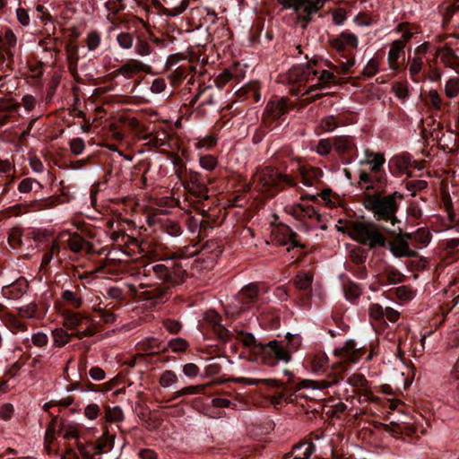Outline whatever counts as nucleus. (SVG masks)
<instances>
[{
	"instance_id": "nucleus-1",
	"label": "nucleus",
	"mask_w": 459,
	"mask_h": 459,
	"mask_svg": "<svg viewBox=\"0 0 459 459\" xmlns=\"http://www.w3.org/2000/svg\"><path fill=\"white\" fill-rule=\"evenodd\" d=\"M333 356L337 361L332 365L334 376L332 380H304L301 385L304 388H311L314 390H323L338 383L337 373L344 372L347 369L348 363H355L362 357V350L357 346L353 340H348L344 344L333 350Z\"/></svg>"
},
{
	"instance_id": "nucleus-2",
	"label": "nucleus",
	"mask_w": 459,
	"mask_h": 459,
	"mask_svg": "<svg viewBox=\"0 0 459 459\" xmlns=\"http://www.w3.org/2000/svg\"><path fill=\"white\" fill-rule=\"evenodd\" d=\"M402 199L403 195L398 192L385 196L373 195L365 199L364 205L367 210L374 214L377 220L390 221L394 225L398 221L396 217L398 210L397 200Z\"/></svg>"
},
{
	"instance_id": "nucleus-3",
	"label": "nucleus",
	"mask_w": 459,
	"mask_h": 459,
	"mask_svg": "<svg viewBox=\"0 0 459 459\" xmlns=\"http://www.w3.org/2000/svg\"><path fill=\"white\" fill-rule=\"evenodd\" d=\"M347 233L352 239L369 248L385 247L386 244V238L374 222L353 221L347 226Z\"/></svg>"
},
{
	"instance_id": "nucleus-4",
	"label": "nucleus",
	"mask_w": 459,
	"mask_h": 459,
	"mask_svg": "<svg viewBox=\"0 0 459 459\" xmlns=\"http://www.w3.org/2000/svg\"><path fill=\"white\" fill-rule=\"evenodd\" d=\"M287 76L291 92L296 95H303L313 90L309 86L316 80V70L310 64L294 66L288 72Z\"/></svg>"
},
{
	"instance_id": "nucleus-5",
	"label": "nucleus",
	"mask_w": 459,
	"mask_h": 459,
	"mask_svg": "<svg viewBox=\"0 0 459 459\" xmlns=\"http://www.w3.org/2000/svg\"><path fill=\"white\" fill-rule=\"evenodd\" d=\"M254 182L260 191L268 193L269 195H274L273 192H271L272 187H280L283 185L289 186H295V181L292 178L285 174L278 173V171L272 168H265L256 173L254 178Z\"/></svg>"
},
{
	"instance_id": "nucleus-6",
	"label": "nucleus",
	"mask_w": 459,
	"mask_h": 459,
	"mask_svg": "<svg viewBox=\"0 0 459 459\" xmlns=\"http://www.w3.org/2000/svg\"><path fill=\"white\" fill-rule=\"evenodd\" d=\"M284 9L292 8L305 29L310 16L323 7L325 0H278Z\"/></svg>"
},
{
	"instance_id": "nucleus-7",
	"label": "nucleus",
	"mask_w": 459,
	"mask_h": 459,
	"mask_svg": "<svg viewBox=\"0 0 459 459\" xmlns=\"http://www.w3.org/2000/svg\"><path fill=\"white\" fill-rule=\"evenodd\" d=\"M262 363L268 366H275L277 361L289 362L291 359V349L283 345L277 340L259 346Z\"/></svg>"
},
{
	"instance_id": "nucleus-8",
	"label": "nucleus",
	"mask_w": 459,
	"mask_h": 459,
	"mask_svg": "<svg viewBox=\"0 0 459 459\" xmlns=\"http://www.w3.org/2000/svg\"><path fill=\"white\" fill-rule=\"evenodd\" d=\"M153 272L154 274L160 280L172 284H178L183 282L185 277V270H183L178 264L167 265L164 264H157L154 265H146L143 268V276L145 273Z\"/></svg>"
},
{
	"instance_id": "nucleus-9",
	"label": "nucleus",
	"mask_w": 459,
	"mask_h": 459,
	"mask_svg": "<svg viewBox=\"0 0 459 459\" xmlns=\"http://www.w3.org/2000/svg\"><path fill=\"white\" fill-rule=\"evenodd\" d=\"M259 294L258 286L256 284H248L245 286L235 299L226 308V313L231 317H237L243 310L246 309L245 305L255 300Z\"/></svg>"
},
{
	"instance_id": "nucleus-10",
	"label": "nucleus",
	"mask_w": 459,
	"mask_h": 459,
	"mask_svg": "<svg viewBox=\"0 0 459 459\" xmlns=\"http://www.w3.org/2000/svg\"><path fill=\"white\" fill-rule=\"evenodd\" d=\"M330 47L337 52H347L350 49H354L359 45L358 37L350 32L342 31L336 36L329 39Z\"/></svg>"
},
{
	"instance_id": "nucleus-11",
	"label": "nucleus",
	"mask_w": 459,
	"mask_h": 459,
	"mask_svg": "<svg viewBox=\"0 0 459 459\" xmlns=\"http://www.w3.org/2000/svg\"><path fill=\"white\" fill-rule=\"evenodd\" d=\"M54 205V202L51 200H38L32 201L26 204H21L13 205L6 211V215L11 216H19L28 212L29 211H40L43 209L51 208Z\"/></svg>"
},
{
	"instance_id": "nucleus-12",
	"label": "nucleus",
	"mask_w": 459,
	"mask_h": 459,
	"mask_svg": "<svg viewBox=\"0 0 459 459\" xmlns=\"http://www.w3.org/2000/svg\"><path fill=\"white\" fill-rule=\"evenodd\" d=\"M411 238V234L400 231L390 243V250L393 255L397 257L414 256L415 252L409 247V240Z\"/></svg>"
},
{
	"instance_id": "nucleus-13",
	"label": "nucleus",
	"mask_w": 459,
	"mask_h": 459,
	"mask_svg": "<svg viewBox=\"0 0 459 459\" xmlns=\"http://www.w3.org/2000/svg\"><path fill=\"white\" fill-rule=\"evenodd\" d=\"M58 239L61 242H66L70 250L74 253L80 251L90 253L92 249V245L85 241L78 233L63 231L58 235Z\"/></svg>"
},
{
	"instance_id": "nucleus-14",
	"label": "nucleus",
	"mask_w": 459,
	"mask_h": 459,
	"mask_svg": "<svg viewBox=\"0 0 459 459\" xmlns=\"http://www.w3.org/2000/svg\"><path fill=\"white\" fill-rule=\"evenodd\" d=\"M151 67L137 59H129L115 71L116 75H122L126 79H130L134 75L142 73H149Z\"/></svg>"
},
{
	"instance_id": "nucleus-15",
	"label": "nucleus",
	"mask_w": 459,
	"mask_h": 459,
	"mask_svg": "<svg viewBox=\"0 0 459 459\" xmlns=\"http://www.w3.org/2000/svg\"><path fill=\"white\" fill-rule=\"evenodd\" d=\"M296 233H294L288 226H278L272 231L273 241L277 245L286 246L290 244L291 247L300 246L296 239Z\"/></svg>"
},
{
	"instance_id": "nucleus-16",
	"label": "nucleus",
	"mask_w": 459,
	"mask_h": 459,
	"mask_svg": "<svg viewBox=\"0 0 459 459\" xmlns=\"http://www.w3.org/2000/svg\"><path fill=\"white\" fill-rule=\"evenodd\" d=\"M28 290V283L24 279H19L10 285L2 288V295L12 300H16L22 298Z\"/></svg>"
},
{
	"instance_id": "nucleus-17",
	"label": "nucleus",
	"mask_w": 459,
	"mask_h": 459,
	"mask_svg": "<svg viewBox=\"0 0 459 459\" xmlns=\"http://www.w3.org/2000/svg\"><path fill=\"white\" fill-rule=\"evenodd\" d=\"M436 56H439L441 62L446 67L459 73V56L449 47L438 48Z\"/></svg>"
},
{
	"instance_id": "nucleus-18",
	"label": "nucleus",
	"mask_w": 459,
	"mask_h": 459,
	"mask_svg": "<svg viewBox=\"0 0 459 459\" xmlns=\"http://www.w3.org/2000/svg\"><path fill=\"white\" fill-rule=\"evenodd\" d=\"M290 107L285 99H274L268 102L266 111L274 118H279L288 112Z\"/></svg>"
},
{
	"instance_id": "nucleus-19",
	"label": "nucleus",
	"mask_w": 459,
	"mask_h": 459,
	"mask_svg": "<svg viewBox=\"0 0 459 459\" xmlns=\"http://www.w3.org/2000/svg\"><path fill=\"white\" fill-rule=\"evenodd\" d=\"M290 209L292 214L299 220H303L305 218H316L317 220H319V215L316 209L305 203L295 204L292 207H290Z\"/></svg>"
},
{
	"instance_id": "nucleus-20",
	"label": "nucleus",
	"mask_w": 459,
	"mask_h": 459,
	"mask_svg": "<svg viewBox=\"0 0 459 459\" xmlns=\"http://www.w3.org/2000/svg\"><path fill=\"white\" fill-rule=\"evenodd\" d=\"M1 318L13 333H24L28 331L27 324L13 314H4Z\"/></svg>"
},
{
	"instance_id": "nucleus-21",
	"label": "nucleus",
	"mask_w": 459,
	"mask_h": 459,
	"mask_svg": "<svg viewBox=\"0 0 459 459\" xmlns=\"http://www.w3.org/2000/svg\"><path fill=\"white\" fill-rule=\"evenodd\" d=\"M300 176L303 185L306 186H311L322 178L323 172L318 168H301Z\"/></svg>"
},
{
	"instance_id": "nucleus-22",
	"label": "nucleus",
	"mask_w": 459,
	"mask_h": 459,
	"mask_svg": "<svg viewBox=\"0 0 459 459\" xmlns=\"http://www.w3.org/2000/svg\"><path fill=\"white\" fill-rule=\"evenodd\" d=\"M62 315L64 316V325L71 329H75L77 326L81 325L84 320L90 319L87 316L72 311L64 310Z\"/></svg>"
},
{
	"instance_id": "nucleus-23",
	"label": "nucleus",
	"mask_w": 459,
	"mask_h": 459,
	"mask_svg": "<svg viewBox=\"0 0 459 459\" xmlns=\"http://www.w3.org/2000/svg\"><path fill=\"white\" fill-rule=\"evenodd\" d=\"M403 49L404 48L402 43L394 41L391 43L387 55V61L390 69L397 70L400 67L398 60Z\"/></svg>"
},
{
	"instance_id": "nucleus-24",
	"label": "nucleus",
	"mask_w": 459,
	"mask_h": 459,
	"mask_svg": "<svg viewBox=\"0 0 459 459\" xmlns=\"http://www.w3.org/2000/svg\"><path fill=\"white\" fill-rule=\"evenodd\" d=\"M385 161V160L382 153H375L369 150L365 151V163L370 165L372 171H379Z\"/></svg>"
},
{
	"instance_id": "nucleus-25",
	"label": "nucleus",
	"mask_w": 459,
	"mask_h": 459,
	"mask_svg": "<svg viewBox=\"0 0 459 459\" xmlns=\"http://www.w3.org/2000/svg\"><path fill=\"white\" fill-rule=\"evenodd\" d=\"M328 362V357L325 352H316L309 359L311 370L315 373L324 372Z\"/></svg>"
},
{
	"instance_id": "nucleus-26",
	"label": "nucleus",
	"mask_w": 459,
	"mask_h": 459,
	"mask_svg": "<svg viewBox=\"0 0 459 459\" xmlns=\"http://www.w3.org/2000/svg\"><path fill=\"white\" fill-rule=\"evenodd\" d=\"M19 315L27 319H39L40 318L39 309L35 302H30L23 306L17 307Z\"/></svg>"
},
{
	"instance_id": "nucleus-27",
	"label": "nucleus",
	"mask_w": 459,
	"mask_h": 459,
	"mask_svg": "<svg viewBox=\"0 0 459 459\" xmlns=\"http://www.w3.org/2000/svg\"><path fill=\"white\" fill-rule=\"evenodd\" d=\"M424 65V60L422 56H413L412 58L409 59L408 65H409V74L411 76V79L414 82H419V74L420 71L422 70Z\"/></svg>"
},
{
	"instance_id": "nucleus-28",
	"label": "nucleus",
	"mask_w": 459,
	"mask_h": 459,
	"mask_svg": "<svg viewBox=\"0 0 459 459\" xmlns=\"http://www.w3.org/2000/svg\"><path fill=\"white\" fill-rule=\"evenodd\" d=\"M136 348L139 351H143L146 353H155L159 351L160 348V343L158 339L149 337L139 342L136 345Z\"/></svg>"
},
{
	"instance_id": "nucleus-29",
	"label": "nucleus",
	"mask_w": 459,
	"mask_h": 459,
	"mask_svg": "<svg viewBox=\"0 0 459 459\" xmlns=\"http://www.w3.org/2000/svg\"><path fill=\"white\" fill-rule=\"evenodd\" d=\"M294 449L302 450L300 455H286L284 459H308L316 450L312 442L302 443L294 446Z\"/></svg>"
},
{
	"instance_id": "nucleus-30",
	"label": "nucleus",
	"mask_w": 459,
	"mask_h": 459,
	"mask_svg": "<svg viewBox=\"0 0 459 459\" xmlns=\"http://www.w3.org/2000/svg\"><path fill=\"white\" fill-rule=\"evenodd\" d=\"M390 162L396 166L400 172L406 173L411 165V159L409 154L401 153L394 156Z\"/></svg>"
},
{
	"instance_id": "nucleus-31",
	"label": "nucleus",
	"mask_w": 459,
	"mask_h": 459,
	"mask_svg": "<svg viewBox=\"0 0 459 459\" xmlns=\"http://www.w3.org/2000/svg\"><path fill=\"white\" fill-rule=\"evenodd\" d=\"M115 442V435L110 434L108 428L104 429L103 435L97 442V449L100 452L104 451L105 449H112Z\"/></svg>"
},
{
	"instance_id": "nucleus-32",
	"label": "nucleus",
	"mask_w": 459,
	"mask_h": 459,
	"mask_svg": "<svg viewBox=\"0 0 459 459\" xmlns=\"http://www.w3.org/2000/svg\"><path fill=\"white\" fill-rule=\"evenodd\" d=\"M239 342L246 347L251 348L252 351L260 357V347L263 343H257L255 338L251 333H241Z\"/></svg>"
},
{
	"instance_id": "nucleus-33",
	"label": "nucleus",
	"mask_w": 459,
	"mask_h": 459,
	"mask_svg": "<svg viewBox=\"0 0 459 459\" xmlns=\"http://www.w3.org/2000/svg\"><path fill=\"white\" fill-rule=\"evenodd\" d=\"M54 344L57 347H63L67 344L71 338L72 334L68 333L63 328H56L52 332Z\"/></svg>"
},
{
	"instance_id": "nucleus-34",
	"label": "nucleus",
	"mask_w": 459,
	"mask_h": 459,
	"mask_svg": "<svg viewBox=\"0 0 459 459\" xmlns=\"http://www.w3.org/2000/svg\"><path fill=\"white\" fill-rule=\"evenodd\" d=\"M334 80V76L332 73L322 70L320 74L316 72V77L314 82L311 83L309 88H321L325 86L327 83L333 82Z\"/></svg>"
},
{
	"instance_id": "nucleus-35",
	"label": "nucleus",
	"mask_w": 459,
	"mask_h": 459,
	"mask_svg": "<svg viewBox=\"0 0 459 459\" xmlns=\"http://www.w3.org/2000/svg\"><path fill=\"white\" fill-rule=\"evenodd\" d=\"M411 234L412 236L411 240L416 242L419 245V248L426 247L430 240L429 231L423 228L418 229L414 233Z\"/></svg>"
},
{
	"instance_id": "nucleus-36",
	"label": "nucleus",
	"mask_w": 459,
	"mask_h": 459,
	"mask_svg": "<svg viewBox=\"0 0 459 459\" xmlns=\"http://www.w3.org/2000/svg\"><path fill=\"white\" fill-rule=\"evenodd\" d=\"M105 419L108 422L117 423L124 420V413L119 406L108 407L105 411Z\"/></svg>"
},
{
	"instance_id": "nucleus-37",
	"label": "nucleus",
	"mask_w": 459,
	"mask_h": 459,
	"mask_svg": "<svg viewBox=\"0 0 459 459\" xmlns=\"http://www.w3.org/2000/svg\"><path fill=\"white\" fill-rule=\"evenodd\" d=\"M445 93L450 99L455 98L459 93V78L451 77L445 84Z\"/></svg>"
},
{
	"instance_id": "nucleus-38",
	"label": "nucleus",
	"mask_w": 459,
	"mask_h": 459,
	"mask_svg": "<svg viewBox=\"0 0 459 459\" xmlns=\"http://www.w3.org/2000/svg\"><path fill=\"white\" fill-rule=\"evenodd\" d=\"M333 145L338 152H345L351 149L353 143L349 136H339L334 139Z\"/></svg>"
},
{
	"instance_id": "nucleus-39",
	"label": "nucleus",
	"mask_w": 459,
	"mask_h": 459,
	"mask_svg": "<svg viewBox=\"0 0 459 459\" xmlns=\"http://www.w3.org/2000/svg\"><path fill=\"white\" fill-rule=\"evenodd\" d=\"M162 230L172 237H178L182 233L179 224L171 220H166L161 224Z\"/></svg>"
},
{
	"instance_id": "nucleus-40",
	"label": "nucleus",
	"mask_w": 459,
	"mask_h": 459,
	"mask_svg": "<svg viewBox=\"0 0 459 459\" xmlns=\"http://www.w3.org/2000/svg\"><path fill=\"white\" fill-rule=\"evenodd\" d=\"M313 277L309 273L302 272L297 274L295 285L300 290H307L312 283Z\"/></svg>"
},
{
	"instance_id": "nucleus-41",
	"label": "nucleus",
	"mask_w": 459,
	"mask_h": 459,
	"mask_svg": "<svg viewBox=\"0 0 459 459\" xmlns=\"http://www.w3.org/2000/svg\"><path fill=\"white\" fill-rule=\"evenodd\" d=\"M459 0H455L453 4L446 6L445 19L446 21L453 20L455 22L459 23Z\"/></svg>"
},
{
	"instance_id": "nucleus-42",
	"label": "nucleus",
	"mask_w": 459,
	"mask_h": 459,
	"mask_svg": "<svg viewBox=\"0 0 459 459\" xmlns=\"http://www.w3.org/2000/svg\"><path fill=\"white\" fill-rule=\"evenodd\" d=\"M59 428L58 421L56 418L52 419V420L49 422L46 434H45V445L48 446V445H51L52 442L55 440V432Z\"/></svg>"
},
{
	"instance_id": "nucleus-43",
	"label": "nucleus",
	"mask_w": 459,
	"mask_h": 459,
	"mask_svg": "<svg viewBox=\"0 0 459 459\" xmlns=\"http://www.w3.org/2000/svg\"><path fill=\"white\" fill-rule=\"evenodd\" d=\"M22 232L21 229H13L8 235V243L12 248H17L22 243Z\"/></svg>"
},
{
	"instance_id": "nucleus-44",
	"label": "nucleus",
	"mask_w": 459,
	"mask_h": 459,
	"mask_svg": "<svg viewBox=\"0 0 459 459\" xmlns=\"http://www.w3.org/2000/svg\"><path fill=\"white\" fill-rule=\"evenodd\" d=\"M117 42L123 49H130L133 47L134 37L129 32H120L117 36Z\"/></svg>"
},
{
	"instance_id": "nucleus-45",
	"label": "nucleus",
	"mask_w": 459,
	"mask_h": 459,
	"mask_svg": "<svg viewBox=\"0 0 459 459\" xmlns=\"http://www.w3.org/2000/svg\"><path fill=\"white\" fill-rule=\"evenodd\" d=\"M101 42V37L99 32L92 30L87 34L86 45L90 51L95 50Z\"/></svg>"
},
{
	"instance_id": "nucleus-46",
	"label": "nucleus",
	"mask_w": 459,
	"mask_h": 459,
	"mask_svg": "<svg viewBox=\"0 0 459 459\" xmlns=\"http://www.w3.org/2000/svg\"><path fill=\"white\" fill-rule=\"evenodd\" d=\"M168 346L174 352H183L188 348V343L185 339L178 337L171 339Z\"/></svg>"
},
{
	"instance_id": "nucleus-47",
	"label": "nucleus",
	"mask_w": 459,
	"mask_h": 459,
	"mask_svg": "<svg viewBox=\"0 0 459 459\" xmlns=\"http://www.w3.org/2000/svg\"><path fill=\"white\" fill-rule=\"evenodd\" d=\"M178 381V377L175 372L171 370H167L162 373L160 378V385L163 388H168L170 385H174Z\"/></svg>"
},
{
	"instance_id": "nucleus-48",
	"label": "nucleus",
	"mask_w": 459,
	"mask_h": 459,
	"mask_svg": "<svg viewBox=\"0 0 459 459\" xmlns=\"http://www.w3.org/2000/svg\"><path fill=\"white\" fill-rule=\"evenodd\" d=\"M165 293L166 291L164 289L156 288L141 291V298L146 300L160 299L164 296Z\"/></svg>"
},
{
	"instance_id": "nucleus-49",
	"label": "nucleus",
	"mask_w": 459,
	"mask_h": 459,
	"mask_svg": "<svg viewBox=\"0 0 459 459\" xmlns=\"http://www.w3.org/2000/svg\"><path fill=\"white\" fill-rule=\"evenodd\" d=\"M62 298L74 308H78L82 306V299L72 290H65L62 294Z\"/></svg>"
},
{
	"instance_id": "nucleus-50",
	"label": "nucleus",
	"mask_w": 459,
	"mask_h": 459,
	"mask_svg": "<svg viewBox=\"0 0 459 459\" xmlns=\"http://www.w3.org/2000/svg\"><path fill=\"white\" fill-rule=\"evenodd\" d=\"M57 429L62 432L63 437L65 439H75L79 437L78 429L74 425H65L62 428L59 426Z\"/></svg>"
},
{
	"instance_id": "nucleus-51",
	"label": "nucleus",
	"mask_w": 459,
	"mask_h": 459,
	"mask_svg": "<svg viewBox=\"0 0 459 459\" xmlns=\"http://www.w3.org/2000/svg\"><path fill=\"white\" fill-rule=\"evenodd\" d=\"M360 293V289L356 284H349L344 287L345 298L350 301H354L359 297Z\"/></svg>"
},
{
	"instance_id": "nucleus-52",
	"label": "nucleus",
	"mask_w": 459,
	"mask_h": 459,
	"mask_svg": "<svg viewBox=\"0 0 459 459\" xmlns=\"http://www.w3.org/2000/svg\"><path fill=\"white\" fill-rule=\"evenodd\" d=\"M152 52L151 45L143 39H138L135 45V53L141 56H149Z\"/></svg>"
},
{
	"instance_id": "nucleus-53",
	"label": "nucleus",
	"mask_w": 459,
	"mask_h": 459,
	"mask_svg": "<svg viewBox=\"0 0 459 459\" xmlns=\"http://www.w3.org/2000/svg\"><path fill=\"white\" fill-rule=\"evenodd\" d=\"M69 146H70L71 152L74 155L82 154L85 149L84 141H83V139H82L80 137L72 139L69 142Z\"/></svg>"
},
{
	"instance_id": "nucleus-54",
	"label": "nucleus",
	"mask_w": 459,
	"mask_h": 459,
	"mask_svg": "<svg viewBox=\"0 0 459 459\" xmlns=\"http://www.w3.org/2000/svg\"><path fill=\"white\" fill-rule=\"evenodd\" d=\"M347 383L355 387H363L367 385L368 382L362 374L354 373L348 377Z\"/></svg>"
},
{
	"instance_id": "nucleus-55",
	"label": "nucleus",
	"mask_w": 459,
	"mask_h": 459,
	"mask_svg": "<svg viewBox=\"0 0 459 459\" xmlns=\"http://www.w3.org/2000/svg\"><path fill=\"white\" fill-rule=\"evenodd\" d=\"M40 186L39 183L30 178H27L22 179L19 186H18V191L22 194H28L33 189L34 185Z\"/></svg>"
},
{
	"instance_id": "nucleus-56",
	"label": "nucleus",
	"mask_w": 459,
	"mask_h": 459,
	"mask_svg": "<svg viewBox=\"0 0 459 459\" xmlns=\"http://www.w3.org/2000/svg\"><path fill=\"white\" fill-rule=\"evenodd\" d=\"M199 163L203 169L212 170L217 166V160L212 155H204L200 158Z\"/></svg>"
},
{
	"instance_id": "nucleus-57",
	"label": "nucleus",
	"mask_w": 459,
	"mask_h": 459,
	"mask_svg": "<svg viewBox=\"0 0 459 459\" xmlns=\"http://www.w3.org/2000/svg\"><path fill=\"white\" fill-rule=\"evenodd\" d=\"M378 72L377 60L371 58L364 67L363 74L368 77L374 76Z\"/></svg>"
},
{
	"instance_id": "nucleus-58",
	"label": "nucleus",
	"mask_w": 459,
	"mask_h": 459,
	"mask_svg": "<svg viewBox=\"0 0 459 459\" xmlns=\"http://www.w3.org/2000/svg\"><path fill=\"white\" fill-rule=\"evenodd\" d=\"M32 343L37 347H44L48 342V338L43 332H38L31 336Z\"/></svg>"
},
{
	"instance_id": "nucleus-59",
	"label": "nucleus",
	"mask_w": 459,
	"mask_h": 459,
	"mask_svg": "<svg viewBox=\"0 0 459 459\" xmlns=\"http://www.w3.org/2000/svg\"><path fill=\"white\" fill-rule=\"evenodd\" d=\"M4 42L6 45V47L9 48L7 51V55H12V53L10 52V49L12 48H14L17 43L16 36L14 35L13 30H7L5 31L4 37Z\"/></svg>"
},
{
	"instance_id": "nucleus-60",
	"label": "nucleus",
	"mask_w": 459,
	"mask_h": 459,
	"mask_svg": "<svg viewBox=\"0 0 459 459\" xmlns=\"http://www.w3.org/2000/svg\"><path fill=\"white\" fill-rule=\"evenodd\" d=\"M100 411V408L96 403L88 404L84 410V415L89 420H95Z\"/></svg>"
},
{
	"instance_id": "nucleus-61",
	"label": "nucleus",
	"mask_w": 459,
	"mask_h": 459,
	"mask_svg": "<svg viewBox=\"0 0 459 459\" xmlns=\"http://www.w3.org/2000/svg\"><path fill=\"white\" fill-rule=\"evenodd\" d=\"M337 126L336 120L333 117H327L322 119L320 127L324 132H331Z\"/></svg>"
},
{
	"instance_id": "nucleus-62",
	"label": "nucleus",
	"mask_w": 459,
	"mask_h": 459,
	"mask_svg": "<svg viewBox=\"0 0 459 459\" xmlns=\"http://www.w3.org/2000/svg\"><path fill=\"white\" fill-rule=\"evenodd\" d=\"M368 313L371 318L380 319L384 317L385 308L378 304H371L368 309Z\"/></svg>"
},
{
	"instance_id": "nucleus-63",
	"label": "nucleus",
	"mask_w": 459,
	"mask_h": 459,
	"mask_svg": "<svg viewBox=\"0 0 459 459\" xmlns=\"http://www.w3.org/2000/svg\"><path fill=\"white\" fill-rule=\"evenodd\" d=\"M332 145L328 139H321L316 146V152L320 155H326L332 150Z\"/></svg>"
},
{
	"instance_id": "nucleus-64",
	"label": "nucleus",
	"mask_w": 459,
	"mask_h": 459,
	"mask_svg": "<svg viewBox=\"0 0 459 459\" xmlns=\"http://www.w3.org/2000/svg\"><path fill=\"white\" fill-rule=\"evenodd\" d=\"M428 78L432 82H439L442 78L441 70L436 65H429Z\"/></svg>"
}]
</instances>
